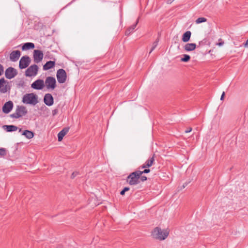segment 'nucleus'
<instances>
[{"instance_id":"nucleus-17","label":"nucleus","mask_w":248,"mask_h":248,"mask_svg":"<svg viewBox=\"0 0 248 248\" xmlns=\"http://www.w3.org/2000/svg\"><path fill=\"white\" fill-rule=\"evenodd\" d=\"M196 45L195 43H187L186 44L184 48L186 51H191L195 49Z\"/></svg>"},{"instance_id":"nucleus-15","label":"nucleus","mask_w":248,"mask_h":248,"mask_svg":"<svg viewBox=\"0 0 248 248\" xmlns=\"http://www.w3.org/2000/svg\"><path fill=\"white\" fill-rule=\"evenodd\" d=\"M8 85L4 78L0 79V92L2 93H5L7 92Z\"/></svg>"},{"instance_id":"nucleus-25","label":"nucleus","mask_w":248,"mask_h":248,"mask_svg":"<svg viewBox=\"0 0 248 248\" xmlns=\"http://www.w3.org/2000/svg\"><path fill=\"white\" fill-rule=\"evenodd\" d=\"M190 57L189 55L187 54L183 55V57L181 58V61L184 62H187L189 61Z\"/></svg>"},{"instance_id":"nucleus-10","label":"nucleus","mask_w":248,"mask_h":248,"mask_svg":"<svg viewBox=\"0 0 248 248\" xmlns=\"http://www.w3.org/2000/svg\"><path fill=\"white\" fill-rule=\"evenodd\" d=\"M44 55L42 51L40 50H34L33 51V59L36 63H39L43 59Z\"/></svg>"},{"instance_id":"nucleus-38","label":"nucleus","mask_w":248,"mask_h":248,"mask_svg":"<svg viewBox=\"0 0 248 248\" xmlns=\"http://www.w3.org/2000/svg\"><path fill=\"white\" fill-rule=\"evenodd\" d=\"M187 185V183H186L185 184H184L183 185V188H185Z\"/></svg>"},{"instance_id":"nucleus-8","label":"nucleus","mask_w":248,"mask_h":248,"mask_svg":"<svg viewBox=\"0 0 248 248\" xmlns=\"http://www.w3.org/2000/svg\"><path fill=\"white\" fill-rule=\"evenodd\" d=\"M30 62L31 60L29 57L24 56L19 61V67L20 69H25L29 66Z\"/></svg>"},{"instance_id":"nucleus-37","label":"nucleus","mask_w":248,"mask_h":248,"mask_svg":"<svg viewBox=\"0 0 248 248\" xmlns=\"http://www.w3.org/2000/svg\"><path fill=\"white\" fill-rule=\"evenodd\" d=\"M191 130H192V128H189L188 129H187V130H186L185 131V133H189V132H191Z\"/></svg>"},{"instance_id":"nucleus-16","label":"nucleus","mask_w":248,"mask_h":248,"mask_svg":"<svg viewBox=\"0 0 248 248\" xmlns=\"http://www.w3.org/2000/svg\"><path fill=\"white\" fill-rule=\"evenodd\" d=\"M155 155H154L152 157H150L145 162L144 164H143L141 168L142 169L146 168H149L151 167L154 161H155Z\"/></svg>"},{"instance_id":"nucleus-21","label":"nucleus","mask_w":248,"mask_h":248,"mask_svg":"<svg viewBox=\"0 0 248 248\" xmlns=\"http://www.w3.org/2000/svg\"><path fill=\"white\" fill-rule=\"evenodd\" d=\"M22 135L24 136L28 139H31L34 136V133L33 132L28 130H24L22 132Z\"/></svg>"},{"instance_id":"nucleus-28","label":"nucleus","mask_w":248,"mask_h":248,"mask_svg":"<svg viewBox=\"0 0 248 248\" xmlns=\"http://www.w3.org/2000/svg\"><path fill=\"white\" fill-rule=\"evenodd\" d=\"M6 155V150L4 148H0V157L4 156Z\"/></svg>"},{"instance_id":"nucleus-20","label":"nucleus","mask_w":248,"mask_h":248,"mask_svg":"<svg viewBox=\"0 0 248 248\" xmlns=\"http://www.w3.org/2000/svg\"><path fill=\"white\" fill-rule=\"evenodd\" d=\"M55 62L54 61H48L47 62L45 65L43 66V69L44 70H47L53 68L55 66Z\"/></svg>"},{"instance_id":"nucleus-32","label":"nucleus","mask_w":248,"mask_h":248,"mask_svg":"<svg viewBox=\"0 0 248 248\" xmlns=\"http://www.w3.org/2000/svg\"><path fill=\"white\" fill-rule=\"evenodd\" d=\"M219 42L217 43V45L218 46H222L224 44V42L220 39L219 40Z\"/></svg>"},{"instance_id":"nucleus-6","label":"nucleus","mask_w":248,"mask_h":248,"mask_svg":"<svg viewBox=\"0 0 248 248\" xmlns=\"http://www.w3.org/2000/svg\"><path fill=\"white\" fill-rule=\"evenodd\" d=\"M56 77L59 83H63L66 80V72L63 69H60L57 72Z\"/></svg>"},{"instance_id":"nucleus-11","label":"nucleus","mask_w":248,"mask_h":248,"mask_svg":"<svg viewBox=\"0 0 248 248\" xmlns=\"http://www.w3.org/2000/svg\"><path fill=\"white\" fill-rule=\"evenodd\" d=\"M45 86L44 81L42 79H37L33 82L31 87L34 89L36 90H41Z\"/></svg>"},{"instance_id":"nucleus-13","label":"nucleus","mask_w":248,"mask_h":248,"mask_svg":"<svg viewBox=\"0 0 248 248\" xmlns=\"http://www.w3.org/2000/svg\"><path fill=\"white\" fill-rule=\"evenodd\" d=\"M44 101L45 104L48 106H51L53 104L54 99L52 95L50 93L45 94L44 98Z\"/></svg>"},{"instance_id":"nucleus-14","label":"nucleus","mask_w":248,"mask_h":248,"mask_svg":"<svg viewBox=\"0 0 248 248\" xmlns=\"http://www.w3.org/2000/svg\"><path fill=\"white\" fill-rule=\"evenodd\" d=\"M21 55L19 50L13 51L10 54V60L12 62H16Z\"/></svg>"},{"instance_id":"nucleus-12","label":"nucleus","mask_w":248,"mask_h":248,"mask_svg":"<svg viewBox=\"0 0 248 248\" xmlns=\"http://www.w3.org/2000/svg\"><path fill=\"white\" fill-rule=\"evenodd\" d=\"M14 104L12 101L6 102L2 107V111L4 113H9L13 108Z\"/></svg>"},{"instance_id":"nucleus-36","label":"nucleus","mask_w":248,"mask_h":248,"mask_svg":"<svg viewBox=\"0 0 248 248\" xmlns=\"http://www.w3.org/2000/svg\"><path fill=\"white\" fill-rule=\"evenodd\" d=\"M224 96H225V93H224V92H223L221 96L220 100H223L224 99Z\"/></svg>"},{"instance_id":"nucleus-24","label":"nucleus","mask_w":248,"mask_h":248,"mask_svg":"<svg viewBox=\"0 0 248 248\" xmlns=\"http://www.w3.org/2000/svg\"><path fill=\"white\" fill-rule=\"evenodd\" d=\"M139 22L138 19L137 20L136 23L131 26L125 31V35H129L131 32H132L135 29L138 23Z\"/></svg>"},{"instance_id":"nucleus-7","label":"nucleus","mask_w":248,"mask_h":248,"mask_svg":"<svg viewBox=\"0 0 248 248\" xmlns=\"http://www.w3.org/2000/svg\"><path fill=\"white\" fill-rule=\"evenodd\" d=\"M38 70V66L36 64L31 65L25 72L26 77H32L37 75Z\"/></svg>"},{"instance_id":"nucleus-23","label":"nucleus","mask_w":248,"mask_h":248,"mask_svg":"<svg viewBox=\"0 0 248 248\" xmlns=\"http://www.w3.org/2000/svg\"><path fill=\"white\" fill-rule=\"evenodd\" d=\"M191 33L190 31H186L184 33L182 37V40L184 42H188L190 38Z\"/></svg>"},{"instance_id":"nucleus-33","label":"nucleus","mask_w":248,"mask_h":248,"mask_svg":"<svg viewBox=\"0 0 248 248\" xmlns=\"http://www.w3.org/2000/svg\"><path fill=\"white\" fill-rule=\"evenodd\" d=\"M4 70L2 65L0 64V76H1L3 73Z\"/></svg>"},{"instance_id":"nucleus-39","label":"nucleus","mask_w":248,"mask_h":248,"mask_svg":"<svg viewBox=\"0 0 248 248\" xmlns=\"http://www.w3.org/2000/svg\"><path fill=\"white\" fill-rule=\"evenodd\" d=\"M19 132H21V129H20L19 130Z\"/></svg>"},{"instance_id":"nucleus-2","label":"nucleus","mask_w":248,"mask_h":248,"mask_svg":"<svg viewBox=\"0 0 248 248\" xmlns=\"http://www.w3.org/2000/svg\"><path fill=\"white\" fill-rule=\"evenodd\" d=\"M140 170H137L131 173L127 177L126 181L130 185H136L140 183Z\"/></svg>"},{"instance_id":"nucleus-34","label":"nucleus","mask_w":248,"mask_h":248,"mask_svg":"<svg viewBox=\"0 0 248 248\" xmlns=\"http://www.w3.org/2000/svg\"><path fill=\"white\" fill-rule=\"evenodd\" d=\"M78 174V172H74L72 173V175H71V178H74Z\"/></svg>"},{"instance_id":"nucleus-22","label":"nucleus","mask_w":248,"mask_h":248,"mask_svg":"<svg viewBox=\"0 0 248 248\" xmlns=\"http://www.w3.org/2000/svg\"><path fill=\"white\" fill-rule=\"evenodd\" d=\"M34 47V45L32 43H26L23 44L22 47V49L23 50H27V49H32Z\"/></svg>"},{"instance_id":"nucleus-30","label":"nucleus","mask_w":248,"mask_h":248,"mask_svg":"<svg viewBox=\"0 0 248 248\" xmlns=\"http://www.w3.org/2000/svg\"><path fill=\"white\" fill-rule=\"evenodd\" d=\"M150 171V170L149 169H146L143 171H140V176L143 173H149Z\"/></svg>"},{"instance_id":"nucleus-18","label":"nucleus","mask_w":248,"mask_h":248,"mask_svg":"<svg viewBox=\"0 0 248 248\" xmlns=\"http://www.w3.org/2000/svg\"><path fill=\"white\" fill-rule=\"evenodd\" d=\"M69 128L65 127L58 134V141H61L62 140L63 137L69 131Z\"/></svg>"},{"instance_id":"nucleus-5","label":"nucleus","mask_w":248,"mask_h":248,"mask_svg":"<svg viewBox=\"0 0 248 248\" xmlns=\"http://www.w3.org/2000/svg\"><path fill=\"white\" fill-rule=\"evenodd\" d=\"M45 85L47 89L54 90L56 86V81L55 78L52 77H46L45 80Z\"/></svg>"},{"instance_id":"nucleus-9","label":"nucleus","mask_w":248,"mask_h":248,"mask_svg":"<svg viewBox=\"0 0 248 248\" xmlns=\"http://www.w3.org/2000/svg\"><path fill=\"white\" fill-rule=\"evenodd\" d=\"M17 74L16 70L12 67H8L5 70V77L8 79L14 78Z\"/></svg>"},{"instance_id":"nucleus-4","label":"nucleus","mask_w":248,"mask_h":248,"mask_svg":"<svg viewBox=\"0 0 248 248\" xmlns=\"http://www.w3.org/2000/svg\"><path fill=\"white\" fill-rule=\"evenodd\" d=\"M27 113V110L25 107L23 106H17L16 111L10 115V117L17 119L25 115Z\"/></svg>"},{"instance_id":"nucleus-29","label":"nucleus","mask_w":248,"mask_h":248,"mask_svg":"<svg viewBox=\"0 0 248 248\" xmlns=\"http://www.w3.org/2000/svg\"><path fill=\"white\" fill-rule=\"evenodd\" d=\"M129 190V188L128 187H125L123 190H122L120 192V194L122 195H123L124 194L125 192L126 191H127Z\"/></svg>"},{"instance_id":"nucleus-1","label":"nucleus","mask_w":248,"mask_h":248,"mask_svg":"<svg viewBox=\"0 0 248 248\" xmlns=\"http://www.w3.org/2000/svg\"><path fill=\"white\" fill-rule=\"evenodd\" d=\"M169 234V231L168 229L162 230L159 227L155 228L152 232V236L159 240H165Z\"/></svg>"},{"instance_id":"nucleus-35","label":"nucleus","mask_w":248,"mask_h":248,"mask_svg":"<svg viewBox=\"0 0 248 248\" xmlns=\"http://www.w3.org/2000/svg\"><path fill=\"white\" fill-rule=\"evenodd\" d=\"M58 113V109H55L52 111V115L53 116L55 115Z\"/></svg>"},{"instance_id":"nucleus-19","label":"nucleus","mask_w":248,"mask_h":248,"mask_svg":"<svg viewBox=\"0 0 248 248\" xmlns=\"http://www.w3.org/2000/svg\"><path fill=\"white\" fill-rule=\"evenodd\" d=\"M4 130L7 132H13L17 130L18 127L14 125H5L3 126Z\"/></svg>"},{"instance_id":"nucleus-26","label":"nucleus","mask_w":248,"mask_h":248,"mask_svg":"<svg viewBox=\"0 0 248 248\" xmlns=\"http://www.w3.org/2000/svg\"><path fill=\"white\" fill-rule=\"evenodd\" d=\"M159 42V38H158L155 41L153 44V46L149 52V53L150 54L155 49V48L156 47V46H157L158 45V43Z\"/></svg>"},{"instance_id":"nucleus-27","label":"nucleus","mask_w":248,"mask_h":248,"mask_svg":"<svg viewBox=\"0 0 248 248\" xmlns=\"http://www.w3.org/2000/svg\"><path fill=\"white\" fill-rule=\"evenodd\" d=\"M207 19L206 18H204V17H199L198 18H197L196 20V23L197 24H200V23H202V22H204L205 21H206Z\"/></svg>"},{"instance_id":"nucleus-3","label":"nucleus","mask_w":248,"mask_h":248,"mask_svg":"<svg viewBox=\"0 0 248 248\" xmlns=\"http://www.w3.org/2000/svg\"><path fill=\"white\" fill-rule=\"evenodd\" d=\"M22 102L35 105L38 103L37 96L33 93H27L23 96Z\"/></svg>"},{"instance_id":"nucleus-31","label":"nucleus","mask_w":248,"mask_h":248,"mask_svg":"<svg viewBox=\"0 0 248 248\" xmlns=\"http://www.w3.org/2000/svg\"><path fill=\"white\" fill-rule=\"evenodd\" d=\"M140 179L142 182H144L147 180V177L145 176H140Z\"/></svg>"}]
</instances>
